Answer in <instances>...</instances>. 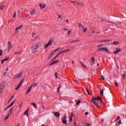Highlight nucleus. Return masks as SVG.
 Masks as SVG:
<instances>
[{"label": "nucleus", "mask_w": 126, "mask_h": 126, "mask_svg": "<svg viewBox=\"0 0 126 126\" xmlns=\"http://www.w3.org/2000/svg\"><path fill=\"white\" fill-rule=\"evenodd\" d=\"M40 47H42V43H41L40 42L32 44L31 47L32 53V54H35V53H37Z\"/></svg>", "instance_id": "1"}, {"label": "nucleus", "mask_w": 126, "mask_h": 126, "mask_svg": "<svg viewBox=\"0 0 126 126\" xmlns=\"http://www.w3.org/2000/svg\"><path fill=\"white\" fill-rule=\"evenodd\" d=\"M97 52H105L106 53H108V54H111V52L109 51V50L108 49V48H106V47H104V48H98L97 49Z\"/></svg>", "instance_id": "2"}, {"label": "nucleus", "mask_w": 126, "mask_h": 126, "mask_svg": "<svg viewBox=\"0 0 126 126\" xmlns=\"http://www.w3.org/2000/svg\"><path fill=\"white\" fill-rule=\"evenodd\" d=\"M4 86H5V82H2L1 84L0 85V94L1 92L3 91L4 89Z\"/></svg>", "instance_id": "3"}, {"label": "nucleus", "mask_w": 126, "mask_h": 126, "mask_svg": "<svg viewBox=\"0 0 126 126\" xmlns=\"http://www.w3.org/2000/svg\"><path fill=\"white\" fill-rule=\"evenodd\" d=\"M53 42H54V40L50 39L49 41H48V43L44 45V49H47V48L49 47V46H51L52 45Z\"/></svg>", "instance_id": "4"}, {"label": "nucleus", "mask_w": 126, "mask_h": 126, "mask_svg": "<svg viewBox=\"0 0 126 126\" xmlns=\"http://www.w3.org/2000/svg\"><path fill=\"white\" fill-rule=\"evenodd\" d=\"M22 74H23V72L21 71L20 73L15 75V76L14 77V79H17V78H20V77H21V76H22Z\"/></svg>", "instance_id": "5"}, {"label": "nucleus", "mask_w": 126, "mask_h": 126, "mask_svg": "<svg viewBox=\"0 0 126 126\" xmlns=\"http://www.w3.org/2000/svg\"><path fill=\"white\" fill-rule=\"evenodd\" d=\"M12 48V45H11V43L10 42H8V52H9L10 50H11Z\"/></svg>", "instance_id": "6"}, {"label": "nucleus", "mask_w": 126, "mask_h": 126, "mask_svg": "<svg viewBox=\"0 0 126 126\" xmlns=\"http://www.w3.org/2000/svg\"><path fill=\"white\" fill-rule=\"evenodd\" d=\"M110 41H112L111 39H103L102 40L99 41L100 43H107L108 42H110Z\"/></svg>", "instance_id": "7"}, {"label": "nucleus", "mask_w": 126, "mask_h": 126, "mask_svg": "<svg viewBox=\"0 0 126 126\" xmlns=\"http://www.w3.org/2000/svg\"><path fill=\"white\" fill-rule=\"evenodd\" d=\"M33 88V85H32L30 88L28 89V90L27 91V94H29V93H30V92L31 90H32V88Z\"/></svg>", "instance_id": "8"}, {"label": "nucleus", "mask_w": 126, "mask_h": 126, "mask_svg": "<svg viewBox=\"0 0 126 126\" xmlns=\"http://www.w3.org/2000/svg\"><path fill=\"white\" fill-rule=\"evenodd\" d=\"M121 51L122 50L120 48H116V51L114 52V54H118V53H120Z\"/></svg>", "instance_id": "9"}, {"label": "nucleus", "mask_w": 126, "mask_h": 126, "mask_svg": "<svg viewBox=\"0 0 126 126\" xmlns=\"http://www.w3.org/2000/svg\"><path fill=\"white\" fill-rule=\"evenodd\" d=\"M39 6L41 9H43V8H45V7H46V5L44 4H40Z\"/></svg>", "instance_id": "10"}, {"label": "nucleus", "mask_w": 126, "mask_h": 126, "mask_svg": "<svg viewBox=\"0 0 126 126\" xmlns=\"http://www.w3.org/2000/svg\"><path fill=\"white\" fill-rule=\"evenodd\" d=\"M22 27H23V25L20 26L19 27L16 28V32L17 33V32H18V30L21 29V28H22Z\"/></svg>", "instance_id": "11"}, {"label": "nucleus", "mask_w": 126, "mask_h": 126, "mask_svg": "<svg viewBox=\"0 0 126 126\" xmlns=\"http://www.w3.org/2000/svg\"><path fill=\"white\" fill-rule=\"evenodd\" d=\"M12 111H13V108H11L8 113V115L10 116V115L12 114Z\"/></svg>", "instance_id": "12"}, {"label": "nucleus", "mask_w": 126, "mask_h": 126, "mask_svg": "<svg viewBox=\"0 0 126 126\" xmlns=\"http://www.w3.org/2000/svg\"><path fill=\"white\" fill-rule=\"evenodd\" d=\"M54 114L55 117H60V116H61V114L59 112H55Z\"/></svg>", "instance_id": "13"}, {"label": "nucleus", "mask_w": 126, "mask_h": 126, "mask_svg": "<svg viewBox=\"0 0 126 126\" xmlns=\"http://www.w3.org/2000/svg\"><path fill=\"white\" fill-rule=\"evenodd\" d=\"M54 54L55 53L53 51H52L48 56V59H51V58H52V56L54 55Z\"/></svg>", "instance_id": "14"}, {"label": "nucleus", "mask_w": 126, "mask_h": 126, "mask_svg": "<svg viewBox=\"0 0 126 126\" xmlns=\"http://www.w3.org/2000/svg\"><path fill=\"white\" fill-rule=\"evenodd\" d=\"M96 100H97V97H93L92 98V102L94 103V102H95V101H96Z\"/></svg>", "instance_id": "15"}, {"label": "nucleus", "mask_w": 126, "mask_h": 126, "mask_svg": "<svg viewBox=\"0 0 126 126\" xmlns=\"http://www.w3.org/2000/svg\"><path fill=\"white\" fill-rule=\"evenodd\" d=\"M73 2H76L77 4H79V5H81V7L83 6V4L82 3L80 2H76V1H74Z\"/></svg>", "instance_id": "16"}, {"label": "nucleus", "mask_w": 126, "mask_h": 126, "mask_svg": "<svg viewBox=\"0 0 126 126\" xmlns=\"http://www.w3.org/2000/svg\"><path fill=\"white\" fill-rule=\"evenodd\" d=\"M31 15H34V14H36V12L35 10H33L31 12Z\"/></svg>", "instance_id": "17"}, {"label": "nucleus", "mask_w": 126, "mask_h": 126, "mask_svg": "<svg viewBox=\"0 0 126 126\" xmlns=\"http://www.w3.org/2000/svg\"><path fill=\"white\" fill-rule=\"evenodd\" d=\"M78 26L79 28H82V29H84V26L82 25L81 24H78Z\"/></svg>", "instance_id": "18"}, {"label": "nucleus", "mask_w": 126, "mask_h": 126, "mask_svg": "<svg viewBox=\"0 0 126 126\" xmlns=\"http://www.w3.org/2000/svg\"><path fill=\"white\" fill-rule=\"evenodd\" d=\"M94 104L95 105V106H96V107H97V108H100L99 104H98L96 101H94Z\"/></svg>", "instance_id": "19"}, {"label": "nucleus", "mask_w": 126, "mask_h": 126, "mask_svg": "<svg viewBox=\"0 0 126 126\" xmlns=\"http://www.w3.org/2000/svg\"><path fill=\"white\" fill-rule=\"evenodd\" d=\"M62 122L63 123V124H64V125H66V123H67V120H66V119H63L62 120Z\"/></svg>", "instance_id": "20"}, {"label": "nucleus", "mask_w": 126, "mask_h": 126, "mask_svg": "<svg viewBox=\"0 0 126 126\" xmlns=\"http://www.w3.org/2000/svg\"><path fill=\"white\" fill-rule=\"evenodd\" d=\"M72 118H73V114H72L71 115L70 118L69 120V122H72V121H73Z\"/></svg>", "instance_id": "21"}, {"label": "nucleus", "mask_w": 126, "mask_h": 126, "mask_svg": "<svg viewBox=\"0 0 126 126\" xmlns=\"http://www.w3.org/2000/svg\"><path fill=\"white\" fill-rule=\"evenodd\" d=\"M28 112L29 110L28 109H27L24 113V114L26 115V116H27L28 117L29 115H28Z\"/></svg>", "instance_id": "22"}, {"label": "nucleus", "mask_w": 126, "mask_h": 126, "mask_svg": "<svg viewBox=\"0 0 126 126\" xmlns=\"http://www.w3.org/2000/svg\"><path fill=\"white\" fill-rule=\"evenodd\" d=\"M100 95H104V90L102 89L101 91L100 92Z\"/></svg>", "instance_id": "23"}, {"label": "nucleus", "mask_w": 126, "mask_h": 126, "mask_svg": "<svg viewBox=\"0 0 126 126\" xmlns=\"http://www.w3.org/2000/svg\"><path fill=\"white\" fill-rule=\"evenodd\" d=\"M82 66H83V67H84L85 68H86V66H85V64H84L82 62H80Z\"/></svg>", "instance_id": "24"}, {"label": "nucleus", "mask_w": 126, "mask_h": 126, "mask_svg": "<svg viewBox=\"0 0 126 126\" xmlns=\"http://www.w3.org/2000/svg\"><path fill=\"white\" fill-rule=\"evenodd\" d=\"M31 105H32V106H33L35 108H37V105L34 102L32 103Z\"/></svg>", "instance_id": "25"}, {"label": "nucleus", "mask_w": 126, "mask_h": 126, "mask_svg": "<svg viewBox=\"0 0 126 126\" xmlns=\"http://www.w3.org/2000/svg\"><path fill=\"white\" fill-rule=\"evenodd\" d=\"M83 29V32H86L88 29L87 28H84V29Z\"/></svg>", "instance_id": "26"}, {"label": "nucleus", "mask_w": 126, "mask_h": 126, "mask_svg": "<svg viewBox=\"0 0 126 126\" xmlns=\"http://www.w3.org/2000/svg\"><path fill=\"white\" fill-rule=\"evenodd\" d=\"M113 44L114 45H119V41H114Z\"/></svg>", "instance_id": "27"}, {"label": "nucleus", "mask_w": 126, "mask_h": 126, "mask_svg": "<svg viewBox=\"0 0 126 126\" xmlns=\"http://www.w3.org/2000/svg\"><path fill=\"white\" fill-rule=\"evenodd\" d=\"M24 82V79H22L20 81V84H22Z\"/></svg>", "instance_id": "28"}, {"label": "nucleus", "mask_w": 126, "mask_h": 126, "mask_svg": "<svg viewBox=\"0 0 126 126\" xmlns=\"http://www.w3.org/2000/svg\"><path fill=\"white\" fill-rule=\"evenodd\" d=\"M9 116L10 115H7V116H6V117L4 118V120L6 121V120H8V118H9Z\"/></svg>", "instance_id": "29"}, {"label": "nucleus", "mask_w": 126, "mask_h": 126, "mask_svg": "<svg viewBox=\"0 0 126 126\" xmlns=\"http://www.w3.org/2000/svg\"><path fill=\"white\" fill-rule=\"evenodd\" d=\"M92 61L93 63H94V61H95V58L92 57Z\"/></svg>", "instance_id": "30"}, {"label": "nucleus", "mask_w": 126, "mask_h": 126, "mask_svg": "<svg viewBox=\"0 0 126 126\" xmlns=\"http://www.w3.org/2000/svg\"><path fill=\"white\" fill-rule=\"evenodd\" d=\"M80 102H81V100H78L77 102L76 103V105H79V104H80Z\"/></svg>", "instance_id": "31"}, {"label": "nucleus", "mask_w": 126, "mask_h": 126, "mask_svg": "<svg viewBox=\"0 0 126 126\" xmlns=\"http://www.w3.org/2000/svg\"><path fill=\"white\" fill-rule=\"evenodd\" d=\"M16 100H14L13 102H12L10 104L11 106H13L14 104V103L15 102Z\"/></svg>", "instance_id": "32"}, {"label": "nucleus", "mask_w": 126, "mask_h": 126, "mask_svg": "<svg viewBox=\"0 0 126 126\" xmlns=\"http://www.w3.org/2000/svg\"><path fill=\"white\" fill-rule=\"evenodd\" d=\"M13 98H14V95L12 96L11 98L9 100V102H10V101H11L12 100V99H13Z\"/></svg>", "instance_id": "33"}, {"label": "nucleus", "mask_w": 126, "mask_h": 126, "mask_svg": "<svg viewBox=\"0 0 126 126\" xmlns=\"http://www.w3.org/2000/svg\"><path fill=\"white\" fill-rule=\"evenodd\" d=\"M55 75L56 78H58V73L57 72L55 73Z\"/></svg>", "instance_id": "34"}, {"label": "nucleus", "mask_w": 126, "mask_h": 126, "mask_svg": "<svg viewBox=\"0 0 126 126\" xmlns=\"http://www.w3.org/2000/svg\"><path fill=\"white\" fill-rule=\"evenodd\" d=\"M100 20L101 21H105V22H107V20H106L105 19H103L102 18H100Z\"/></svg>", "instance_id": "35"}, {"label": "nucleus", "mask_w": 126, "mask_h": 126, "mask_svg": "<svg viewBox=\"0 0 126 126\" xmlns=\"http://www.w3.org/2000/svg\"><path fill=\"white\" fill-rule=\"evenodd\" d=\"M4 8V6H3V5H1L0 10H2V9H3Z\"/></svg>", "instance_id": "36"}, {"label": "nucleus", "mask_w": 126, "mask_h": 126, "mask_svg": "<svg viewBox=\"0 0 126 126\" xmlns=\"http://www.w3.org/2000/svg\"><path fill=\"white\" fill-rule=\"evenodd\" d=\"M86 90L87 93L89 94V95H90V93H89V90H88V89L86 88Z\"/></svg>", "instance_id": "37"}, {"label": "nucleus", "mask_w": 126, "mask_h": 126, "mask_svg": "<svg viewBox=\"0 0 126 126\" xmlns=\"http://www.w3.org/2000/svg\"><path fill=\"white\" fill-rule=\"evenodd\" d=\"M2 56V50L0 49V56Z\"/></svg>", "instance_id": "38"}, {"label": "nucleus", "mask_w": 126, "mask_h": 126, "mask_svg": "<svg viewBox=\"0 0 126 126\" xmlns=\"http://www.w3.org/2000/svg\"><path fill=\"white\" fill-rule=\"evenodd\" d=\"M38 83L35 84H32V87L35 88L36 86H37Z\"/></svg>", "instance_id": "39"}, {"label": "nucleus", "mask_w": 126, "mask_h": 126, "mask_svg": "<svg viewBox=\"0 0 126 126\" xmlns=\"http://www.w3.org/2000/svg\"><path fill=\"white\" fill-rule=\"evenodd\" d=\"M103 44H100L97 45L98 48H101V47H103Z\"/></svg>", "instance_id": "40"}, {"label": "nucleus", "mask_w": 126, "mask_h": 126, "mask_svg": "<svg viewBox=\"0 0 126 126\" xmlns=\"http://www.w3.org/2000/svg\"><path fill=\"white\" fill-rule=\"evenodd\" d=\"M56 6H57V8H58V9H60V7H61V5L57 4Z\"/></svg>", "instance_id": "41"}, {"label": "nucleus", "mask_w": 126, "mask_h": 126, "mask_svg": "<svg viewBox=\"0 0 126 126\" xmlns=\"http://www.w3.org/2000/svg\"><path fill=\"white\" fill-rule=\"evenodd\" d=\"M66 119H67V117L66 116V115H65L63 119L66 120Z\"/></svg>", "instance_id": "42"}, {"label": "nucleus", "mask_w": 126, "mask_h": 126, "mask_svg": "<svg viewBox=\"0 0 126 126\" xmlns=\"http://www.w3.org/2000/svg\"><path fill=\"white\" fill-rule=\"evenodd\" d=\"M74 42H79V40L77 39V40H74L71 41V43H74Z\"/></svg>", "instance_id": "43"}, {"label": "nucleus", "mask_w": 126, "mask_h": 126, "mask_svg": "<svg viewBox=\"0 0 126 126\" xmlns=\"http://www.w3.org/2000/svg\"><path fill=\"white\" fill-rule=\"evenodd\" d=\"M96 97H97V100H98L99 101H100V99H102V97H99V96H97Z\"/></svg>", "instance_id": "44"}, {"label": "nucleus", "mask_w": 126, "mask_h": 126, "mask_svg": "<svg viewBox=\"0 0 126 126\" xmlns=\"http://www.w3.org/2000/svg\"><path fill=\"white\" fill-rule=\"evenodd\" d=\"M22 85L21 84H19V85H18L17 87L18 88H20V87L22 86Z\"/></svg>", "instance_id": "45"}, {"label": "nucleus", "mask_w": 126, "mask_h": 126, "mask_svg": "<svg viewBox=\"0 0 126 126\" xmlns=\"http://www.w3.org/2000/svg\"><path fill=\"white\" fill-rule=\"evenodd\" d=\"M22 85L21 84H19V85H18L17 87L18 88H20V87L22 86Z\"/></svg>", "instance_id": "46"}, {"label": "nucleus", "mask_w": 126, "mask_h": 126, "mask_svg": "<svg viewBox=\"0 0 126 126\" xmlns=\"http://www.w3.org/2000/svg\"><path fill=\"white\" fill-rule=\"evenodd\" d=\"M86 126H91V124H90V123H86Z\"/></svg>", "instance_id": "47"}, {"label": "nucleus", "mask_w": 126, "mask_h": 126, "mask_svg": "<svg viewBox=\"0 0 126 126\" xmlns=\"http://www.w3.org/2000/svg\"><path fill=\"white\" fill-rule=\"evenodd\" d=\"M64 51H65V53H66L67 52H69L70 51V49H67V50H65Z\"/></svg>", "instance_id": "48"}, {"label": "nucleus", "mask_w": 126, "mask_h": 126, "mask_svg": "<svg viewBox=\"0 0 126 126\" xmlns=\"http://www.w3.org/2000/svg\"><path fill=\"white\" fill-rule=\"evenodd\" d=\"M63 53H65V51L64 50L62 51H61V52H60V54H63Z\"/></svg>", "instance_id": "49"}, {"label": "nucleus", "mask_w": 126, "mask_h": 126, "mask_svg": "<svg viewBox=\"0 0 126 126\" xmlns=\"http://www.w3.org/2000/svg\"><path fill=\"white\" fill-rule=\"evenodd\" d=\"M123 79L126 78V73H125L123 75Z\"/></svg>", "instance_id": "50"}, {"label": "nucleus", "mask_w": 126, "mask_h": 126, "mask_svg": "<svg viewBox=\"0 0 126 126\" xmlns=\"http://www.w3.org/2000/svg\"><path fill=\"white\" fill-rule=\"evenodd\" d=\"M101 78H100L99 79H103V80H105V78L103 76H101Z\"/></svg>", "instance_id": "51"}, {"label": "nucleus", "mask_w": 126, "mask_h": 126, "mask_svg": "<svg viewBox=\"0 0 126 126\" xmlns=\"http://www.w3.org/2000/svg\"><path fill=\"white\" fill-rule=\"evenodd\" d=\"M58 62H59V61L56 60L55 61H54V62H53V63H54V64H55V63H57Z\"/></svg>", "instance_id": "52"}, {"label": "nucleus", "mask_w": 126, "mask_h": 126, "mask_svg": "<svg viewBox=\"0 0 126 126\" xmlns=\"http://www.w3.org/2000/svg\"><path fill=\"white\" fill-rule=\"evenodd\" d=\"M16 12H14L13 17L14 18V17H16Z\"/></svg>", "instance_id": "53"}, {"label": "nucleus", "mask_w": 126, "mask_h": 126, "mask_svg": "<svg viewBox=\"0 0 126 126\" xmlns=\"http://www.w3.org/2000/svg\"><path fill=\"white\" fill-rule=\"evenodd\" d=\"M57 56H55L54 58H53V59L52 60V62H53V61H55V60H56V59H57Z\"/></svg>", "instance_id": "54"}, {"label": "nucleus", "mask_w": 126, "mask_h": 126, "mask_svg": "<svg viewBox=\"0 0 126 126\" xmlns=\"http://www.w3.org/2000/svg\"><path fill=\"white\" fill-rule=\"evenodd\" d=\"M19 52H15V53H14V54H15V55H17V54H19Z\"/></svg>", "instance_id": "55"}, {"label": "nucleus", "mask_w": 126, "mask_h": 126, "mask_svg": "<svg viewBox=\"0 0 126 126\" xmlns=\"http://www.w3.org/2000/svg\"><path fill=\"white\" fill-rule=\"evenodd\" d=\"M52 52L55 54V53H56V52H58V50L56 49V50L53 51Z\"/></svg>", "instance_id": "56"}, {"label": "nucleus", "mask_w": 126, "mask_h": 126, "mask_svg": "<svg viewBox=\"0 0 126 126\" xmlns=\"http://www.w3.org/2000/svg\"><path fill=\"white\" fill-rule=\"evenodd\" d=\"M118 124L121 125V124H122V120H120L119 122H118Z\"/></svg>", "instance_id": "57"}, {"label": "nucleus", "mask_w": 126, "mask_h": 126, "mask_svg": "<svg viewBox=\"0 0 126 126\" xmlns=\"http://www.w3.org/2000/svg\"><path fill=\"white\" fill-rule=\"evenodd\" d=\"M115 85L117 86V87H118V86H119V85H118V82H115Z\"/></svg>", "instance_id": "58"}, {"label": "nucleus", "mask_w": 126, "mask_h": 126, "mask_svg": "<svg viewBox=\"0 0 126 126\" xmlns=\"http://www.w3.org/2000/svg\"><path fill=\"white\" fill-rule=\"evenodd\" d=\"M70 33H71V31H69L68 32V35H69V34H70Z\"/></svg>", "instance_id": "59"}, {"label": "nucleus", "mask_w": 126, "mask_h": 126, "mask_svg": "<svg viewBox=\"0 0 126 126\" xmlns=\"http://www.w3.org/2000/svg\"><path fill=\"white\" fill-rule=\"evenodd\" d=\"M4 60H2V61H1V64H2V63H4Z\"/></svg>", "instance_id": "60"}, {"label": "nucleus", "mask_w": 126, "mask_h": 126, "mask_svg": "<svg viewBox=\"0 0 126 126\" xmlns=\"http://www.w3.org/2000/svg\"><path fill=\"white\" fill-rule=\"evenodd\" d=\"M61 89V86H60L58 89V93L60 91V89Z\"/></svg>", "instance_id": "61"}, {"label": "nucleus", "mask_w": 126, "mask_h": 126, "mask_svg": "<svg viewBox=\"0 0 126 126\" xmlns=\"http://www.w3.org/2000/svg\"><path fill=\"white\" fill-rule=\"evenodd\" d=\"M60 55H61V53H60V52H59V53H58V54L57 55L56 57L58 58V57H59V56H60Z\"/></svg>", "instance_id": "62"}, {"label": "nucleus", "mask_w": 126, "mask_h": 126, "mask_svg": "<svg viewBox=\"0 0 126 126\" xmlns=\"http://www.w3.org/2000/svg\"><path fill=\"white\" fill-rule=\"evenodd\" d=\"M12 106L11 105V104H10L8 106H7V107L8 108V109L9 108H10V107H12Z\"/></svg>", "instance_id": "63"}, {"label": "nucleus", "mask_w": 126, "mask_h": 126, "mask_svg": "<svg viewBox=\"0 0 126 126\" xmlns=\"http://www.w3.org/2000/svg\"><path fill=\"white\" fill-rule=\"evenodd\" d=\"M120 116L117 117V120H120Z\"/></svg>", "instance_id": "64"}]
</instances>
